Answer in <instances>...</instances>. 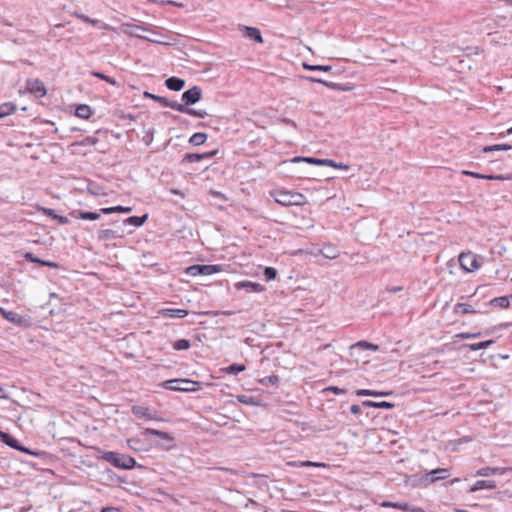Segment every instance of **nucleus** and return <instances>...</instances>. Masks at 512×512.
<instances>
[{
    "label": "nucleus",
    "mask_w": 512,
    "mask_h": 512,
    "mask_svg": "<svg viewBox=\"0 0 512 512\" xmlns=\"http://www.w3.org/2000/svg\"><path fill=\"white\" fill-rule=\"evenodd\" d=\"M99 458L123 470H130L136 466V461L133 457L114 451H103Z\"/></svg>",
    "instance_id": "obj_1"
},
{
    "label": "nucleus",
    "mask_w": 512,
    "mask_h": 512,
    "mask_svg": "<svg viewBox=\"0 0 512 512\" xmlns=\"http://www.w3.org/2000/svg\"><path fill=\"white\" fill-rule=\"evenodd\" d=\"M271 195L277 203L283 206L303 205L306 202V197L298 192L277 190Z\"/></svg>",
    "instance_id": "obj_2"
},
{
    "label": "nucleus",
    "mask_w": 512,
    "mask_h": 512,
    "mask_svg": "<svg viewBox=\"0 0 512 512\" xmlns=\"http://www.w3.org/2000/svg\"><path fill=\"white\" fill-rule=\"evenodd\" d=\"M166 389L181 392H193L200 388V383L189 379H171L162 383Z\"/></svg>",
    "instance_id": "obj_3"
},
{
    "label": "nucleus",
    "mask_w": 512,
    "mask_h": 512,
    "mask_svg": "<svg viewBox=\"0 0 512 512\" xmlns=\"http://www.w3.org/2000/svg\"><path fill=\"white\" fill-rule=\"evenodd\" d=\"M459 263H460V266L466 272H473L480 268V264L477 260L476 255L471 252L461 253L459 255Z\"/></svg>",
    "instance_id": "obj_4"
},
{
    "label": "nucleus",
    "mask_w": 512,
    "mask_h": 512,
    "mask_svg": "<svg viewBox=\"0 0 512 512\" xmlns=\"http://www.w3.org/2000/svg\"><path fill=\"white\" fill-rule=\"evenodd\" d=\"M26 90L37 98H42L47 93L44 83L39 79H28L26 81Z\"/></svg>",
    "instance_id": "obj_5"
},
{
    "label": "nucleus",
    "mask_w": 512,
    "mask_h": 512,
    "mask_svg": "<svg viewBox=\"0 0 512 512\" xmlns=\"http://www.w3.org/2000/svg\"><path fill=\"white\" fill-rule=\"evenodd\" d=\"M202 97V90L198 86H193L192 88L186 90L182 94V100L184 101L183 105H193L197 103Z\"/></svg>",
    "instance_id": "obj_6"
},
{
    "label": "nucleus",
    "mask_w": 512,
    "mask_h": 512,
    "mask_svg": "<svg viewBox=\"0 0 512 512\" xmlns=\"http://www.w3.org/2000/svg\"><path fill=\"white\" fill-rule=\"evenodd\" d=\"M450 476V471L447 468H437L426 473L423 480L427 483H434L437 480H444Z\"/></svg>",
    "instance_id": "obj_7"
},
{
    "label": "nucleus",
    "mask_w": 512,
    "mask_h": 512,
    "mask_svg": "<svg viewBox=\"0 0 512 512\" xmlns=\"http://www.w3.org/2000/svg\"><path fill=\"white\" fill-rule=\"evenodd\" d=\"M381 507H386V508L391 507V508H396V509L406 511V512H423L422 508L409 505L407 502L384 501L381 503Z\"/></svg>",
    "instance_id": "obj_8"
},
{
    "label": "nucleus",
    "mask_w": 512,
    "mask_h": 512,
    "mask_svg": "<svg viewBox=\"0 0 512 512\" xmlns=\"http://www.w3.org/2000/svg\"><path fill=\"white\" fill-rule=\"evenodd\" d=\"M300 161H304L309 164L321 165V166H330V167L336 166V162L331 159H318V158H313V157H300V156L294 157L292 159V162H300Z\"/></svg>",
    "instance_id": "obj_9"
},
{
    "label": "nucleus",
    "mask_w": 512,
    "mask_h": 512,
    "mask_svg": "<svg viewBox=\"0 0 512 512\" xmlns=\"http://www.w3.org/2000/svg\"><path fill=\"white\" fill-rule=\"evenodd\" d=\"M132 413L137 418H144L147 420H157L156 413L152 411L151 409L144 407V406H133L132 407Z\"/></svg>",
    "instance_id": "obj_10"
},
{
    "label": "nucleus",
    "mask_w": 512,
    "mask_h": 512,
    "mask_svg": "<svg viewBox=\"0 0 512 512\" xmlns=\"http://www.w3.org/2000/svg\"><path fill=\"white\" fill-rule=\"evenodd\" d=\"M218 153V150H212L205 153H187L184 156V161L193 163V162H199L204 159H210L214 157Z\"/></svg>",
    "instance_id": "obj_11"
},
{
    "label": "nucleus",
    "mask_w": 512,
    "mask_h": 512,
    "mask_svg": "<svg viewBox=\"0 0 512 512\" xmlns=\"http://www.w3.org/2000/svg\"><path fill=\"white\" fill-rule=\"evenodd\" d=\"M1 441L3 443H5L6 445H8L9 447L13 448V449H16V450H19V451H23V452H26V453H30L32 454V452L29 451V449L23 447L17 439H15L14 437H12L11 435H9L8 433H5L3 435H1Z\"/></svg>",
    "instance_id": "obj_12"
},
{
    "label": "nucleus",
    "mask_w": 512,
    "mask_h": 512,
    "mask_svg": "<svg viewBox=\"0 0 512 512\" xmlns=\"http://www.w3.org/2000/svg\"><path fill=\"white\" fill-rule=\"evenodd\" d=\"M508 470H510V468H502V467H495V468H492V467H483V468H480L479 470H477V471H476L475 476L488 477V476H490V475H495V474L503 475V474H505Z\"/></svg>",
    "instance_id": "obj_13"
},
{
    "label": "nucleus",
    "mask_w": 512,
    "mask_h": 512,
    "mask_svg": "<svg viewBox=\"0 0 512 512\" xmlns=\"http://www.w3.org/2000/svg\"><path fill=\"white\" fill-rule=\"evenodd\" d=\"M101 214H103V213L100 210H99V212H85V211L74 210L70 213V215L74 218L90 220V221L98 220L100 218Z\"/></svg>",
    "instance_id": "obj_14"
},
{
    "label": "nucleus",
    "mask_w": 512,
    "mask_h": 512,
    "mask_svg": "<svg viewBox=\"0 0 512 512\" xmlns=\"http://www.w3.org/2000/svg\"><path fill=\"white\" fill-rule=\"evenodd\" d=\"M496 488V482L494 480H478L475 482L474 485H472L469 488L470 493L477 492L482 489H495Z\"/></svg>",
    "instance_id": "obj_15"
},
{
    "label": "nucleus",
    "mask_w": 512,
    "mask_h": 512,
    "mask_svg": "<svg viewBox=\"0 0 512 512\" xmlns=\"http://www.w3.org/2000/svg\"><path fill=\"white\" fill-rule=\"evenodd\" d=\"M479 312H481L480 308H476L473 305L467 304V303H457L454 306V313L455 314H460V313H463V314H476V313H479Z\"/></svg>",
    "instance_id": "obj_16"
},
{
    "label": "nucleus",
    "mask_w": 512,
    "mask_h": 512,
    "mask_svg": "<svg viewBox=\"0 0 512 512\" xmlns=\"http://www.w3.org/2000/svg\"><path fill=\"white\" fill-rule=\"evenodd\" d=\"M144 96L147 97V98H151V99L155 100L156 102L162 104L164 107H169V108L174 109V110H176V106H178V104H179L176 101H170V100H168L165 97L158 96V95H155V94H152V93H149V92H144Z\"/></svg>",
    "instance_id": "obj_17"
},
{
    "label": "nucleus",
    "mask_w": 512,
    "mask_h": 512,
    "mask_svg": "<svg viewBox=\"0 0 512 512\" xmlns=\"http://www.w3.org/2000/svg\"><path fill=\"white\" fill-rule=\"evenodd\" d=\"M365 349H371V350L376 351L379 349V347H378V345L372 344L368 341L361 340V341L353 344L350 347V354L355 355L357 351L365 350Z\"/></svg>",
    "instance_id": "obj_18"
},
{
    "label": "nucleus",
    "mask_w": 512,
    "mask_h": 512,
    "mask_svg": "<svg viewBox=\"0 0 512 512\" xmlns=\"http://www.w3.org/2000/svg\"><path fill=\"white\" fill-rule=\"evenodd\" d=\"M176 111L186 113L188 115L195 116L198 118H205L207 116V112L205 110H196L180 103L178 104V106H176Z\"/></svg>",
    "instance_id": "obj_19"
},
{
    "label": "nucleus",
    "mask_w": 512,
    "mask_h": 512,
    "mask_svg": "<svg viewBox=\"0 0 512 512\" xmlns=\"http://www.w3.org/2000/svg\"><path fill=\"white\" fill-rule=\"evenodd\" d=\"M165 85L172 91H180L184 87L185 81L178 77H170L165 81Z\"/></svg>",
    "instance_id": "obj_20"
},
{
    "label": "nucleus",
    "mask_w": 512,
    "mask_h": 512,
    "mask_svg": "<svg viewBox=\"0 0 512 512\" xmlns=\"http://www.w3.org/2000/svg\"><path fill=\"white\" fill-rule=\"evenodd\" d=\"M143 435L144 436L155 435V436H158V437H160L161 439H163V440H165L167 442H172L174 440V437L171 436L169 433L164 432V431H160V430H156V429H152V428H146L143 431Z\"/></svg>",
    "instance_id": "obj_21"
},
{
    "label": "nucleus",
    "mask_w": 512,
    "mask_h": 512,
    "mask_svg": "<svg viewBox=\"0 0 512 512\" xmlns=\"http://www.w3.org/2000/svg\"><path fill=\"white\" fill-rule=\"evenodd\" d=\"M245 37L254 40L257 43H263V38L261 32L258 28L255 27H244Z\"/></svg>",
    "instance_id": "obj_22"
},
{
    "label": "nucleus",
    "mask_w": 512,
    "mask_h": 512,
    "mask_svg": "<svg viewBox=\"0 0 512 512\" xmlns=\"http://www.w3.org/2000/svg\"><path fill=\"white\" fill-rule=\"evenodd\" d=\"M0 313L3 315V317L11 322V323H14V324H22L23 322V318L22 316H20L19 314H17L16 312H13V311H6L5 309L1 308L0 307Z\"/></svg>",
    "instance_id": "obj_23"
},
{
    "label": "nucleus",
    "mask_w": 512,
    "mask_h": 512,
    "mask_svg": "<svg viewBox=\"0 0 512 512\" xmlns=\"http://www.w3.org/2000/svg\"><path fill=\"white\" fill-rule=\"evenodd\" d=\"M161 313L170 318H184L188 315L185 309H163Z\"/></svg>",
    "instance_id": "obj_24"
},
{
    "label": "nucleus",
    "mask_w": 512,
    "mask_h": 512,
    "mask_svg": "<svg viewBox=\"0 0 512 512\" xmlns=\"http://www.w3.org/2000/svg\"><path fill=\"white\" fill-rule=\"evenodd\" d=\"M118 236V232L112 229H102L97 232V237L102 241L113 240Z\"/></svg>",
    "instance_id": "obj_25"
},
{
    "label": "nucleus",
    "mask_w": 512,
    "mask_h": 512,
    "mask_svg": "<svg viewBox=\"0 0 512 512\" xmlns=\"http://www.w3.org/2000/svg\"><path fill=\"white\" fill-rule=\"evenodd\" d=\"M148 218V215L145 214L143 216H131V217H128L124 220V224L126 225H132V226H135V227H140L142 226L145 221L147 220Z\"/></svg>",
    "instance_id": "obj_26"
},
{
    "label": "nucleus",
    "mask_w": 512,
    "mask_h": 512,
    "mask_svg": "<svg viewBox=\"0 0 512 512\" xmlns=\"http://www.w3.org/2000/svg\"><path fill=\"white\" fill-rule=\"evenodd\" d=\"M16 111V105L12 102H6L0 105V119L13 114Z\"/></svg>",
    "instance_id": "obj_27"
},
{
    "label": "nucleus",
    "mask_w": 512,
    "mask_h": 512,
    "mask_svg": "<svg viewBox=\"0 0 512 512\" xmlns=\"http://www.w3.org/2000/svg\"><path fill=\"white\" fill-rule=\"evenodd\" d=\"M238 288H243L248 292H261L263 290V286L261 284L251 281L240 283Z\"/></svg>",
    "instance_id": "obj_28"
},
{
    "label": "nucleus",
    "mask_w": 512,
    "mask_h": 512,
    "mask_svg": "<svg viewBox=\"0 0 512 512\" xmlns=\"http://www.w3.org/2000/svg\"><path fill=\"white\" fill-rule=\"evenodd\" d=\"M100 211L103 214L130 213L132 211V207L114 206V207L101 208Z\"/></svg>",
    "instance_id": "obj_29"
},
{
    "label": "nucleus",
    "mask_w": 512,
    "mask_h": 512,
    "mask_svg": "<svg viewBox=\"0 0 512 512\" xmlns=\"http://www.w3.org/2000/svg\"><path fill=\"white\" fill-rule=\"evenodd\" d=\"M392 394V392H379L375 390L369 389H359L356 391L357 396H374V397H383Z\"/></svg>",
    "instance_id": "obj_30"
},
{
    "label": "nucleus",
    "mask_w": 512,
    "mask_h": 512,
    "mask_svg": "<svg viewBox=\"0 0 512 512\" xmlns=\"http://www.w3.org/2000/svg\"><path fill=\"white\" fill-rule=\"evenodd\" d=\"M75 114L79 118L88 119L92 115V110L90 106L81 104L76 108Z\"/></svg>",
    "instance_id": "obj_31"
},
{
    "label": "nucleus",
    "mask_w": 512,
    "mask_h": 512,
    "mask_svg": "<svg viewBox=\"0 0 512 512\" xmlns=\"http://www.w3.org/2000/svg\"><path fill=\"white\" fill-rule=\"evenodd\" d=\"M510 298H512V294L510 296L496 297L489 302V305H496L501 308H508L510 305Z\"/></svg>",
    "instance_id": "obj_32"
},
{
    "label": "nucleus",
    "mask_w": 512,
    "mask_h": 512,
    "mask_svg": "<svg viewBox=\"0 0 512 512\" xmlns=\"http://www.w3.org/2000/svg\"><path fill=\"white\" fill-rule=\"evenodd\" d=\"M201 275H212L222 271L221 265H200Z\"/></svg>",
    "instance_id": "obj_33"
},
{
    "label": "nucleus",
    "mask_w": 512,
    "mask_h": 512,
    "mask_svg": "<svg viewBox=\"0 0 512 512\" xmlns=\"http://www.w3.org/2000/svg\"><path fill=\"white\" fill-rule=\"evenodd\" d=\"M206 139L207 135L205 133L197 132L190 137L189 143L194 146H199L202 145L206 141Z\"/></svg>",
    "instance_id": "obj_34"
},
{
    "label": "nucleus",
    "mask_w": 512,
    "mask_h": 512,
    "mask_svg": "<svg viewBox=\"0 0 512 512\" xmlns=\"http://www.w3.org/2000/svg\"><path fill=\"white\" fill-rule=\"evenodd\" d=\"M493 343H494V340H487V341H482L479 343L467 344L466 347L471 351H477V350H481V349H486L489 346H491Z\"/></svg>",
    "instance_id": "obj_35"
},
{
    "label": "nucleus",
    "mask_w": 512,
    "mask_h": 512,
    "mask_svg": "<svg viewBox=\"0 0 512 512\" xmlns=\"http://www.w3.org/2000/svg\"><path fill=\"white\" fill-rule=\"evenodd\" d=\"M303 68L309 71H324L328 72L332 69L329 65H310L307 63H303Z\"/></svg>",
    "instance_id": "obj_36"
},
{
    "label": "nucleus",
    "mask_w": 512,
    "mask_h": 512,
    "mask_svg": "<svg viewBox=\"0 0 512 512\" xmlns=\"http://www.w3.org/2000/svg\"><path fill=\"white\" fill-rule=\"evenodd\" d=\"M512 148V146L508 145V144H497V145H492V146H486L483 148V152L487 153V152H491V151H506V150H510Z\"/></svg>",
    "instance_id": "obj_37"
},
{
    "label": "nucleus",
    "mask_w": 512,
    "mask_h": 512,
    "mask_svg": "<svg viewBox=\"0 0 512 512\" xmlns=\"http://www.w3.org/2000/svg\"><path fill=\"white\" fill-rule=\"evenodd\" d=\"M146 29L139 25H133L131 26L130 34L139 38L148 39L146 35H144L142 32H145Z\"/></svg>",
    "instance_id": "obj_38"
},
{
    "label": "nucleus",
    "mask_w": 512,
    "mask_h": 512,
    "mask_svg": "<svg viewBox=\"0 0 512 512\" xmlns=\"http://www.w3.org/2000/svg\"><path fill=\"white\" fill-rule=\"evenodd\" d=\"M291 465L296 467H325L324 463L312 462V461H302V462H293Z\"/></svg>",
    "instance_id": "obj_39"
},
{
    "label": "nucleus",
    "mask_w": 512,
    "mask_h": 512,
    "mask_svg": "<svg viewBox=\"0 0 512 512\" xmlns=\"http://www.w3.org/2000/svg\"><path fill=\"white\" fill-rule=\"evenodd\" d=\"M175 350H187L190 348V342L187 339H180L173 344Z\"/></svg>",
    "instance_id": "obj_40"
},
{
    "label": "nucleus",
    "mask_w": 512,
    "mask_h": 512,
    "mask_svg": "<svg viewBox=\"0 0 512 512\" xmlns=\"http://www.w3.org/2000/svg\"><path fill=\"white\" fill-rule=\"evenodd\" d=\"M246 369L243 364H232L226 368V372L229 374H238Z\"/></svg>",
    "instance_id": "obj_41"
},
{
    "label": "nucleus",
    "mask_w": 512,
    "mask_h": 512,
    "mask_svg": "<svg viewBox=\"0 0 512 512\" xmlns=\"http://www.w3.org/2000/svg\"><path fill=\"white\" fill-rule=\"evenodd\" d=\"M325 86L330 88V89H333V90H340V91H348L350 90L351 88L344 85V84H341V83H335V82H330V81H327L325 83Z\"/></svg>",
    "instance_id": "obj_42"
},
{
    "label": "nucleus",
    "mask_w": 512,
    "mask_h": 512,
    "mask_svg": "<svg viewBox=\"0 0 512 512\" xmlns=\"http://www.w3.org/2000/svg\"><path fill=\"white\" fill-rule=\"evenodd\" d=\"M277 276V270L273 267H266L264 269V277L267 281L274 280Z\"/></svg>",
    "instance_id": "obj_43"
},
{
    "label": "nucleus",
    "mask_w": 512,
    "mask_h": 512,
    "mask_svg": "<svg viewBox=\"0 0 512 512\" xmlns=\"http://www.w3.org/2000/svg\"><path fill=\"white\" fill-rule=\"evenodd\" d=\"M92 75L101 79V80H104L105 82L109 83V84H112V85H117V82L114 78L112 77H109L101 72H92Z\"/></svg>",
    "instance_id": "obj_44"
},
{
    "label": "nucleus",
    "mask_w": 512,
    "mask_h": 512,
    "mask_svg": "<svg viewBox=\"0 0 512 512\" xmlns=\"http://www.w3.org/2000/svg\"><path fill=\"white\" fill-rule=\"evenodd\" d=\"M186 274L190 276H198L201 275L200 265H192L186 268Z\"/></svg>",
    "instance_id": "obj_45"
},
{
    "label": "nucleus",
    "mask_w": 512,
    "mask_h": 512,
    "mask_svg": "<svg viewBox=\"0 0 512 512\" xmlns=\"http://www.w3.org/2000/svg\"><path fill=\"white\" fill-rule=\"evenodd\" d=\"M482 335L481 332H477V333H468V332H462V333H459L456 335L457 338H460V339H474V338H478Z\"/></svg>",
    "instance_id": "obj_46"
},
{
    "label": "nucleus",
    "mask_w": 512,
    "mask_h": 512,
    "mask_svg": "<svg viewBox=\"0 0 512 512\" xmlns=\"http://www.w3.org/2000/svg\"><path fill=\"white\" fill-rule=\"evenodd\" d=\"M38 210L40 212H42V214H44L48 217H51L52 219H56V217H57V214H56L55 210H53V209L40 207Z\"/></svg>",
    "instance_id": "obj_47"
},
{
    "label": "nucleus",
    "mask_w": 512,
    "mask_h": 512,
    "mask_svg": "<svg viewBox=\"0 0 512 512\" xmlns=\"http://www.w3.org/2000/svg\"><path fill=\"white\" fill-rule=\"evenodd\" d=\"M24 257H25V259H26L27 261L32 262V263H38V264H40V265H41V262H43V260H42V259L38 258L37 256H35V255H34L33 253H31V252H27V253L25 254V256H24Z\"/></svg>",
    "instance_id": "obj_48"
},
{
    "label": "nucleus",
    "mask_w": 512,
    "mask_h": 512,
    "mask_svg": "<svg viewBox=\"0 0 512 512\" xmlns=\"http://www.w3.org/2000/svg\"><path fill=\"white\" fill-rule=\"evenodd\" d=\"M394 404L387 401L377 402L375 408L392 409Z\"/></svg>",
    "instance_id": "obj_49"
},
{
    "label": "nucleus",
    "mask_w": 512,
    "mask_h": 512,
    "mask_svg": "<svg viewBox=\"0 0 512 512\" xmlns=\"http://www.w3.org/2000/svg\"><path fill=\"white\" fill-rule=\"evenodd\" d=\"M76 16H77L79 19L83 20L84 22L91 23V24H93V25H96V24H98V23H99V21H98V20H96V19H91V18H89L88 16H86V15H84V14H76Z\"/></svg>",
    "instance_id": "obj_50"
},
{
    "label": "nucleus",
    "mask_w": 512,
    "mask_h": 512,
    "mask_svg": "<svg viewBox=\"0 0 512 512\" xmlns=\"http://www.w3.org/2000/svg\"><path fill=\"white\" fill-rule=\"evenodd\" d=\"M97 142H98V139H97V138H95V137H91V136H88V137H86V138L83 140L82 144H83V145H95Z\"/></svg>",
    "instance_id": "obj_51"
},
{
    "label": "nucleus",
    "mask_w": 512,
    "mask_h": 512,
    "mask_svg": "<svg viewBox=\"0 0 512 512\" xmlns=\"http://www.w3.org/2000/svg\"><path fill=\"white\" fill-rule=\"evenodd\" d=\"M326 390L327 391H332L335 394H344V393H346L345 389L339 388L337 386H330Z\"/></svg>",
    "instance_id": "obj_52"
},
{
    "label": "nucleus",
    "mask_w": 512,
    "mask_h": 512,
    "mask_svg": "<svg viewBox=\"0 0 512 512\" xmlns=\"http://www.w3.org/2000/svg\"><path fill=\"white\" fill-rule=\"evenodd\" d=\"M462 174L463 175H467V176H471V177H474V178H479V179H482V177H483V174H479V173H476V172H473V171H468V170H463Z\"/></svg>",
    "instance_id": "obj_53"
},
{
    "label": "nucleus",
    "mask_w": 512,
    "mask_h": 512,
    "mask_svg": "<svg viewBox=\"0 0 512 512\" xmlns=\"http://www.w3.org/2000/svg\"><path fill=\"white\" fill-rule=\"evenodd\" d=\"M55 220H57L61 225H66L69 223V219L66 216H61L58 214Z\"/></svg>",
    "instance_id": "obj_54"
},
{
    "label": "nucleus",
    "mask_w": 512,
    "mask_h": 512,
    "mask_svg": "<svg viewBox=\"0 0 512 512\" xmlns=\"http://www.w3.org/2000/svg\"><path fill=\"white\" fill-rule=\"evenodd\" d=\"M326 258L333 259L337 256L335 250L333 248H329L326 253L323 254Z\"/></svg>",
    "instance_id": "obj_55"
},
{
    "label": "nucleus",
    "mask_w": 512,
    "mask_h": 512,
    "mask_svg": "<svg viewBox=\"0 0 512 512\" xmlns=\"http://www.w3.org/2000/svg\"><path fill=\"white\" fill-rule=\"evenodd\" d=\"M41 265L42 266L51 267V268H58L59 267L58 263L52 262V261H46V260H43V262H41Z\"/></svg>",
    "instance_id": "obj_56"
},
{
    "label": "nucleus",
    "mask_w": 512,
    "mask_h": 512,
    "mask_svg": "<svg viewBox=\"0 0 512 512\" xmlns=\"http://www.w3.org/2000/svg\"><path fill=\"white\" fill-rule=\"evenodd\" d=\"M482 179H487V180H503L504 177L502 175H497V176H494V175H483Z\"/></svg>",
    "instance_id": "obj_57"
},
{
    "label": "nucleus",
    "mask_w": 512,
    "mask_h": 512,
    "mask_svg": "<svg viewBox=\"0 0 512 512\" xmlns=\"http://www.w3.org/2000/svg\"><path fill=\"white\" fill-rule=\"evenodd\" d=\"M306 79L310 82H315V83H321L323 85H325V83L327 81L323 80V79H320V78H315V77H306Z\"/></svg>",
    "instance_id": "obj_58"
},
{
    "label": "nucleus",
    "mask_w": 512,
    "mask_h": 512,
    "mask_svg": "<svg viewBox=\"0 0 512 512\" xmlns=\"http://www.w3.org/2000/svg\"><path fill=\"white\" fill-rule=\"evenodd\" d=\"M350 411H351V413H353V414H359V413L361 412V408H360V406H359V405H352V406L350 407Z\"/></svg>",
    "instance_id": "obj_59"
},
{
    "label": "nucleus",
    "mask_w": 512,
    "mask_h": 512,
    "mask_svg": "<svg viewBox=\"0 0 512 512\" xmlns=\"http://www.w3.org/2000/svg\"><path fill=\"white\" fill-rule=\"evenodd\" d=\"M282 122H283L284 124H286V125H290V126H292V127H296V126H297V125H296V123H295L293 120L288 119V118H284V119H282Z\"/></svg>",
    "instance_id": "obj_60"
},
{
    "label": "nucleus",
    "mask_w": 512,
    "mask_h": 512,
    "mask_svg": "<svg viewBox=\"0 0 512 512\" xmlns=\"http://www.w3.org/2000/svg\"><path fill=\"white\" fill-rule=\"evenodd\" d=\"M100 512H120L119 509L115 507H106L103 508Z\"/></svg>",
    "instance_id": "obj_61"
},
{
    "label": "nucleus",
    "mask_w": 512,
    "mask_h": 512,
    "mask_svg": "<svg viewBox=\"0 0 512 512\" xmlns=\"http://www.w3.org/2000/svg\"><path fill=\"white\" fill-rule=\"evenodd\" d=\"M376 403L377 402L366 400V401L363 402V405L366 406V407H374L375 408Z\"/></svg>",
    "instance_id": "obj_62"
},
{
    "label": "nucleus",
    "mask_w": 512,
    "mask_h": 512,
    "mask_svg": "<svg viewBox=\"0 0 512 512\" xmlns=\"http://www.w3.org/2000/svg\"><path fill=\"white\" fill-rule=\"evenodd\" d=\"M334 168H340V169L348 170L349 166L346 165V164H343V163H336V166Z\"/></svg>",
    "instance_id": "obj_63"
},
{
    "label": "nucleus",
    "mask_w": 512,
    "mask_h": 512,
    "mask_svg": "<svg viewBox=\"0 0 512 512\" xmlns=\"http://www.w3.org/2000/svg\"><path fill=\"white\" fill-rule=\"evenodd\" d=\"M7 394L5 393V390L4 388L0 385V399H5L7 398Z\"/></svg>",
    "instance_id": "obj_64"
}]
</instances>
